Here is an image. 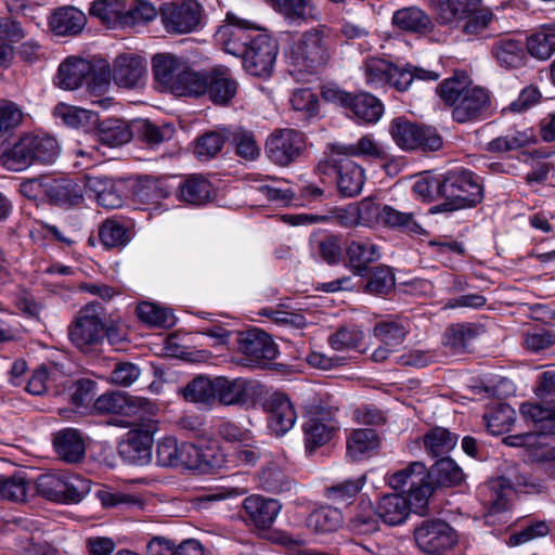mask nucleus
Here are the masks:
<instances>
[{
  "label": "nucleus",
  "instance_id": "nucleus-12",
  "mask_svg": "<svg viewBox=\"0 0 555 555\" xmlns=\"http://www.w3.org/2000/svg\"><path fill=\"white\" fill-rule=\"evenodd\" d=\"M276 55V41L267 35H258L242 54L244 68L253 76L268 77L273 70Z\"/></svg>",
  "mask_w": 555,
  "mask_h": 555
},
{
  "label": "nucleus",
  "instance_id": "nucleus-48",
  "mask_svg": "<svg viewBox=\"0 0 555 555\" xmlns=\"http://www.w3.org/2000/svg\"><path fill=\"white\" fill-rule=\"evenodd\" d=\"M346 258L345 266H348L354 274L363 275L369 264L379 258V251L375 245H348Z\"/></svg>",
  "mask_w": 555,
  "mask_h": 555
},
{
  "label": "nucleus",
  "instance_id": "nucleus-17",
  "mask_svg": "<svg viewBox=\"0 0 555 555\" xmlns=\"http://www.w3.org/2000/svg\"><path fill=\"white\" fill-rule=\"evenodd\" d=\"M102 336L101 306L99 302H91L80 310L72 333V341L82 349L85 346L99 343Z\"/></svg>",
  "mask_w": 555,
  "mask_h": 555
},
{
  "label": "nucleus",
  "instance_id": "nucleus-42",
  "mask_svg": "<svg viewBox=\"0 0 555 555\" xmlns=\"http://www.w3.org/2000/svg\"><path fill=\"white\" fill-rule=\"evenodd\" d=\"M33 495V485L23 474L18 473L12 476L0 474V499L25 502Z\"/></svg>",
  "mask_w": 555,
  "mask_h": 555
},
{
  "label": "nucleus",
  "instance_id": "nucleus-34",
  "mask_svg": "<svg viewBox=\"0 0 555 555\" xmlns=\"http://www.w3.org/2000/svg\"><path fill=\"white\" fill-rule=\"evenodd\" d=\"M392 23L400 29L421 35L434 29L431 18L420 8H403L393 13Z\"/></svg>",
  "mask_w": 555,
  "mask_h": 555
},
{
  "label": "nucleus",
  "instance_id": "nucleus-52",
  "mask_svg": "<svg viewBox=\"0 0 555 555\" xmlns=\"http://www.w3.org/2000/svg\"><path fill=\"white\" fill-rule=\"evenodd\" d=\"M456 442L457 437L442 427L433 428L424 436L425 450L433 457L449 453Z\"/></svg>",
  "mask_w": 555,
  "mask_h": 555
},
{
  "label": "nucleus",
  "instance_id": "nucleus-24",
  "mask_svg": "<svg viewBox=\"0 0 555 555\" xmlns=\"http://www.w3.org/2000/svg\"><path fill=\"white\" fill-rule=\"evenodd\" d=\"M112 77L119 87L128 89L139 87L146 77L145 63L139 56L120 55L114 62Z\"/></svg>",
  "mask_w": 555,
  "mask_h": 555
},
{
  "label": "nucleus",
  "instance_id": "nucleus-55",
  "mask_svg": "<svg viewBox=\"0 0 555 555\" xmlns=\"http://www.w3.org/2000/svg\"><path fill=\"white\" fill-rule=\"evenodd\" d=\"M137 314L142 322L154 327L168 328L173 326L176 321L170 309L147 301L138 305Z\"/></svg>",
  "mask_w": 555,
  "mask_h": 555
},
{
  "label": "nucleus",
  "instance_id": "nucleus-11",
  "mask_svg": "<svg viewBox=\"0 0 555 555\" xmlns=\"http://www.w3.org/2000/svg\"><path fill=\"white\" fill-rule=\"evenodd\" d=\"M532 486L518 465L504 463L498 477L489 482V488L495 496L490 505V514L493 515L506 509L509 493Z\"/></svg>",
  "mask_w": 555,
  "mask_h": 555
},
{
  "label": "nucleus",
  "instance_id": "nucleus-27",
  "mask_svg": "<svg viewBox=\"0 0 555 555\" xmlns=\"http://www.w3.org/2000/svg\"><path fill=\"white\" fill-rule=\"evenodd\" d=\"M377 515L380 520L388 526H398L403 524L414 507L411 500L402 494L387 493L382 495L376 502Z\"/></svg>",
  "mask_w": 555,
  "mask_h": 555
},
{
  "label": "nucleus",
  "instance_id": "nucleus-6",
  "mask_svg": "<svg viewBox=\"0 0 555 555\" xmlns=\"http://www.w3.org/2000/svg\"><path fill=\"white\" fill-rule=\"evenodd\" d=\"M442 197L439 211H452L472 207L482 199V188L477 177L468 170L450 171L442 178Z\"/></svg>",
  "mask_w": 555,
  "mask_h": 555
},
{
  "label": "nucleus",
  "instance_id": "nucleus-49",
  "mask_svg": "<svg viewBox=\"0 0 555 555\" xmlns=\"http://www.w3.org/2000/svg\"><path fill=\"white\" fill-rule=\"evenodd\" d=\"M133 132L147 144L156 145L170 140L173 137L175 128L169 124L158 127L147 119H138L132 121Z\"/></svg>",
  "mask_w": 555,
  "mask_h": 555
},
{
  "label": "nucleus",
  "instance_id": "nucleus-18",
  "mask_svg": "<svg viewBox=\"0 0 555 555\" xmlns=\"http://www.w3.org/2000/svg\"><path fill=\"white\" fill-rule=\"evenodd\" d=\"M152 403L146 398L128 396L125 392H106L95 399L93 411L99 414L134 416L149 411Z\"/></svg>",
  "mask_w": 555,
  "mask_h": 555
},
{
  "label": "nucleus",
  "instance_id": "nucleus-33",
  "mask_svg": "<svg viewBox=\"0 0 555 555\" xmlns=\"http://www.w3.org/2000/svg\"><path fill=\"white\" fill-rule=\"evenodd\" d=\"M212 196L211 183L202 176L186 178L178 189L179 199L195 206L207 204Z\"/></svg>",
  "mask_w": 555,
  "mask_h": 555
},
{
  "label": "nucleus",
  "instance_id": "nucleus-25",
  "mask_svg": "<svg viewBox=\"0 0 555 555\" xmlns=\"http://www.w3.org/2000/svg\"><path fill=\"white\" fill-rule=\"evenodd\" d=\"M215 387L216 402L222 405H243L250 397L253 382L243 377L230 379L218 376Z\"/></svg>",
  "mask_w": 555,
  "mask_h": 555
},
{
  "label": "nucleus",
  "instance_id": "nucleus-47",
  "mask_svg": "<svg viewBox=\"0 0 555 555\" xmlns=\"http://www.w3.org/2000/svg\"><path fill=\"white\" fill-rule=\"evenodd\" d=\"M274 8L292 23L317 20L318 12L310 0H270Z\"/></svg>",
  "mask_w": 555,
  "mask_h": 555
},
{
  "label": "nucleus",
  "instance_id": "nucleus-2",
  "mask_svg": "<svg viewBox=\"0 0 555 555\" xmlns=\"http://www.w3.org/2000/svg\"><path fill=\"white\" fill-rule=\"evenodd\" d=\"M61 152L57 141L48 133H26L14 145L4 151L3 164L13 171H21L30 165L51 164Z\"/></svg>",
  "mask_w": 555,
  "mask_h": 555
},
{
  "label": "nucleus",
  "instance_id": "nucleus-59",
  "mask_svg": "<svg viewBox=\"0 0 555 555\" xmlns=\"http://www.w3.org/2000/svg\"><path fill=\"white\" fill-rule=\"evenodd\" d=\"M487 427L493 435L508 431L516 420L515 410L506 403H499L485 415Z\"/></svg>",
  "mask_w": 555,
  "mask_h": 555
},
{
  "label": "nucleus",
  "instance_id": "nucleus-46",
  "mask_svg": "<svg viewBox=\"0 0 555 555\" xmlns=\"http://www.w3.org/2000/svg\"><path fill=\"white\" fill-rule=\"evenodd\" d=\"M274 8L292 23L317 20L318 12L310 0H270Z\"/></svg>",
  "mask_w": 555,
  "mask_h": 555
},
{
  "label": "nucleus",
  "instance_id": "nucleus-37",
  "mask_svg": "<svg viewBox=\"0 0 555 555\" xmlns=\"http://www.w3.org/2000/svg\"><path fill=\"white\" fill-rule=\"evenodd\" d=\"M89 201H96L99 205L107 209H116L124 205V197L108 181L98 178L90 180V184H83Z\"/></svg>",
  "mask_w": 555,
  "mask_h": 555
},
{
  "label": "nucleus",
  "instance_id": "nucleus-30",
  "mask_svg": "<svg viewBox=\"0 0 555 555\" xmlns=\"http://www.w3.org/2000/svg\"><path fill=\"white\" fill-rule=\"evenodd\" d=\"M340 101L352 112L353 117L359 121L366 124L376 122L383 115L384 106L382 102L370 93L341 94Z\"/></svg>",
  "mask_w": 555,
  "mask_h": 555
},
{
  "label": "nucleus",
  "instance_id": "nucleus-15",
  "mask_svg": "<svg viewBox=\"0 0 555 555\" xmlns=\"http://www.w3.org/2000/svg\"><path fill=\"white\" fill-rule=\"evenodd\" d=\"M338 428L335 414L326 408H314L309 412L304 423V437L306 449L312 452L314 449L327 443Z\"/></svg>",
  "mask_w": 555,
  "mask_h": 555
},
{
  "label": "nucleus",
  "instance_id": "nucleus-38",
  "mask_svg": "<svg viewBox=\"0 0 555 555\" xmlns=\"http://www.w3.org/2000/svg\"><path fill=\"white\" fill-rule=\"evenodd\" d=\"M379 447V438L374 429L361 428L353 430L347 440V454L354 461L375 452Z\"/></svg>",
  "mask_w": 555,
  "mask_h": 555
},
{
  "label": "nucleus",
  "instance_id": "nucleus-44",
  "mask_svg": "<svg viewBox=\"0 0 555 555\" xmlns=\"http://www.w3.org/2000/svg\"><path fill=\"white\" fill-rule=\"evenodd\" d=\"M430 480L435 482V489L440 487H453L462 482L464 474L461 467L450 457L442 456L428 469Z\"/></svg>",
  "mask_w": 555,
  "mask_h": 555
},
{
  "label": "nucleus",
  "instance_id": "nucleus-51",
  "mask_svg": "<svg viewBox=\"0 0 555 555\" xmlns=\"http://www.w3.org/2000/svg\"><path fill=\"white\" fill-rule=\"evenodd\" d=\"M526 49L534 59L548 60L555 53V33L543 26L527 38Z\"/></svg>",
  "mask_w": 555,
  "mask_h": 555
},
{
  "label": "nucleus",
  "instance_id": "nucleus-9",
  "mask_svg": "<svg viewBox=\"0 0 555 555\" xmlns=\"http://www.w3.org/2000/svg\"><path fill=\"white\" fill-rule=\"evenodd\" d=\"M159 16L168 34H190L201 24L202 5L196 0L166 3L160 8Z\"/></svg>",
  "mask_w": 555,
  "mask_h": 555
},
{
  "label": "nucleus",
  "instance_id": "nucleus-50",
  "mask_svg": "<svg viewBox=\"0 0 555 555\" xmlns=\"http://www.w3.org/2000/svg\"><path fill=\"white\" fill-rule=\"evenodd\" d=\"M158 14L155 5L146 0H133L128 9L122 7L121 26L135 27L147 24Z\"/></svg>",
  "mask_w": 555,
  "mask_h": 555
},
{
  "label": "nucleus",
  "instance_id": "nucleus-1",
  "mask_svg": "<svg viewBox=\"0 0 555 555\" xmlns=\"http://www.w3.org/2000/svg\"><path fill=\"white\" fill-rule=\"evenodd\" d=\"M442 101L452 107V118L464 124L477 120L490 107V94L480 87L470 86V79L465 73H455L438 86Z\"/></svg>",
  "mask_w": 555,
  "mask_h": 555
},
{
  "label": "nucleus",
  "instance_id": "nucleus-53",
  "mask_svg": "<svg viewBox=\"0 0 555 555\" xmlns=\"http://www.w3.org/2000/svg\"><path fill=\"white\" fill-rule=\"evenodd\" d=\"M479 328L472 323H457L449 326L444 333V345L454 352L466 351Z\"/></svg>",
  "mask_w": 555,
  "mask_h": 555
},
{
  "label": "nucleus",
  "instance_id": "nucleus-4",
  "mask_svg": "<svg viewBox=\"0 0 555 555\" xmlns=\"http://www.w3.org/2000/svg\"><path fill=\"white\" fill-rule=\"evenodd\" d=\"M328 38L330 30L325 26L305 31L292 48L293 64L309 74L325 67L330 60Z\"/></svg>",
  "mask_w": 555,
  "mask_h": 555
},
{
  "label": "nucleus",
  "instance_id": "nucleus-45",
  "mask_svg": "<svg viewBox=\"0 0 555 555\" xmlns=\"http://www.w3.org/2000/svg\"><path fill=\"white\" fill-rule=\"evenodd\" d=\"M409 324L399 320L380 321L373 330L374 337L383 345L396 349L403 344Z\"/></svg>",
  "mask_w": 555,
  "mask_h": 555
},
{
  "label": "nucleus",
  "instance_id": "nucleus-64",
  "mask_svg": "<svg viewBox=\"0 0 555 555\" xmlns=\"http://www.w3.org/2000/svg\"><path fill=\"white\" fill-rule=\"evenodd\" d=\"M90 14L99 17L108 27L121 26L122 1L96 0L90 8Z\"/></svg>",
  "mask_w": 555,
  "mask_h": 555
},
{
  "label": "nucleus",
  "instance_id": "nucleus-5",
  "mask_svg": "<svg viewBox=\"0 0 555 555\" xmlns=\"http://www.w3.org/2000/svg\"><path fill=\"white\" fill-rule=\"evenodd\" d=\"M535 395L542 400L540 403H522L520 413L534 424V431L539 435L555 434V372L545 371L538 377Z\"/></svg>",
  "mask_w": 555,
  "mask_h": 555
},
{
  "label": "nucleus",
  "instance_id": "nucleus-10",
  "mask_svg": "<svg viewBox=\"0 0 555 555\" xmlns=\"http://www.w3.org/2000/svg\"><path fill=\"white\" fill-rule=\"evenodd\" d=\"M237 349L242 354L238 363L248 367L266 369L278 354L271 336L258 330L241 334Z\"/></svg>",
  "mask_w": 555,
  "mask_h": 555
},
{
  "label": "nucleus",
  "instance_id": "nucleus-19",
  "mask_svg": "<svg viewBox=\"0 0 555 555\" xmlns=\"http://www.w3.org/2000/svg\"><path fill=\"white\" fill-rule=\"evenodd\" d=\"M281 507L278 500L261 495H250L243 501L242 518L247 525L267 530L274 524Z\"/></svg>",
  "mask_w": 555,
  "mask_h": 555
},
{
  "label": "nucleus",
  "instance_id": "nucleus-56",
  "mask_svg": "<svg viewBox=\"0 0 555 555\" xmlns=\"http://www.w3.org/2000/svg\"><path fill=\"white\" fill-rule=\"evenodd\" d=\"M24 113L13 101L0 100V140L5 141L22 125Z\"/></svg>",
  "mask_w": 555,
  "mask_h": 555
},
{
  "label": "nucleus",
  "instance_id": "nucleus-62",
  "mask_svg": "<svg viewBox=\"0 0 555 555\" xmlns=\"http://www.w3.org/2000/svg\"><path fill=\"white\" fill-rule=\"evenodd\" d=\"M481 0H441L438 3V16L443 24L457 21L459 16L475 10Z\"/></svg>",
  "mask_w": 555,
  "mask_h": 555
},
{
  "label": "nucleus",
  "instance_id": "nucleus-20",
  "mask_svg": "<svg viewBox=\"0 0 555 555\" xmlns=\"http://www.w3.org/2000/svg\"><path fill=\"white\" fill-rule=\"evenodd\" d=\"M253 22L240 18L233 13H228L225 23L217 30V39L223 44L227 53L242 55L247 49L246 30L255 29Z\"/></svg>",
  "mask_w": 555,
  "mask_h": 555
},
{
  "label": "nucleus",
  "instance_id": "nucleus-28",
  "mask_svg": "<svg viewBox=\"0 0 555 555\" xmlns=\"http://www.w3.org/2000/svg\"><path fill=\"white\" fill-rule=\"evenodd\" d=\"M526 51V46L521 40L509 36L498 38L491 48V53L496 62L505 68L524 66L527 60Z\"/></svg>",
  "mask_w": 555,
  "mask_h": 555
},
{
  "label": "nucleus",
  "instance_id": "nucleus-57",
  "mask_svg": "<svg viewBox=\"0 0 555 555\" xmlns=\"http://www.w3.org/2000/svg\"><path fill=\"white\" fill-rule=\"evenodd\" d=\"M101 243H129L134 238V230L131 224L108 218L99 228Z\"/></svg>",
  "mask_w": 555,
  "mask_h": 555
},
{
  "label": "nucleus",
  "instance_id": "nucleus-14",
  "mask_svg": "<svg viewBox=\"0 0 555 555\" xmlns=\"http://www.w3.org/2000/svg\"><path fill=\"white\" fill-rule=\"evenodd\" d=\"M111 70L106 62L72 60V90L86 86L91 93H101L109 85Z\"/></svg>",
  "mask_w": 555,
  "mask_h": 555
},
{
  "label": "nucleus",
  "instance_id": "nucleus-41",
  "mask_svg": "<svg viewBox=\"0 0 555 555\" xmlns=\"http://www.w3.org/2000/svg\"><path fill=\"white\" fill-rule=\"evenodd\" d=\"M341 512L336 507H320L307 517V527L315 533H330L338 530L343 525Z\"/></svg>",
  "mask_w": 555,
  "mask_h": 555
},
{
  "label": "nucleus",
  "instance_id": "nucleus-31",
  "mask_svg": "<svg viewBox=\"0 0 555 555\" xmlns=\"http://www.w3.org/2000/svg\"><path fill=\"white\" fill-rule=\"evenodd\" d=\"M179 466L207 473L218 466V461L210 448L204 449L191 442H182L180 443Z\"/></svg>",
  "mask_w": 555,
  "mask_h": 555
},
{
  "label": "nucleus",
  "instance_id": "nucleus-26",
  "mask_svg": "<svg viewBox=\"0 0 555 555\" xmlns=\"http://www.w3.org/2000/svg\"><path fill=\"white\" fill-rule=\"evenodd\" d=\"M268 424L272 431L282 436L291 430L296 422V412L289 399L282 393H274L268 401Z\"/></svg>",
  "mask_w": 555,
  "mask_h": 555
},
{
  "label": "nucleus",
  "instance_id": "nucleus-54",
  "mask_svg": "<svg viewBox=\"0 0 555 555\" xmlns=\"http://www.w3.org/2000/svg\"><path fill=\"white\" fill-rule=\"evenodd\" d=\"M331 151L337 156H371L383 158L385 153L383 149L369 135L362 137L356 144H332Z\"/></svg>",
  "mask_w": 555,
  "mask_h": 555
},
{
  "label": "nucleus",
  "instance_id": "nucleus-22",
  "mask_svg": "<svg viewBox=\"0 0 555 555\" xmlns=\"http://www.w3.org/2000/svg\"><path fill=\"white\" fill-rule=\"evenodd\" d=\"M186 67L183 61L172 54L159 53L152 59L155 81L163 91L172 94H175L179 78L184 74Z\"/></svg>",
  "mask_w": 555,
  "mask_h": 555
},
{
  "label": "nucleus",
  "instance_id": "nucleus-32",
  "mask_svg": "<svg viewBox=\"0 0 555 555\" xmlns=\"http://www.w3.org/2000/svg\"><path fill=\"white\" fill-rule=\"evenodd\" d=\"M100 119L96 113L72 106V139H75L79 145L82 141L93 143L96 137V129Z\"/></svg>",
  "mask_w": 555,
  "mask_h": 555
},
{
  "label": "nucleus",
  "instance_id": "nucleus-8",
  "mask_svg": "<svg viewBox=\"0 0 555 555\" xmlns=\"http://www.w3.org/2000/svg\"><path fill=\"white\" fill-rule=\"evenodd\" d=\"M389 132L396 144L405 151H438L443 144L435 128L421 126L401 117L391 121Z\"/></svg>",
  "mask_w": 555,
  "mask_h": 555
},
{
  "label": "nucleus",
  "instance_id": "nucleus-61",
  "mask_svg": "<svg viewBox=\"0 0 555 555\" xmlns=\"http://www.w3.org/2000/svg\"><path fill=\"white\" fill-rule=\"evenodd\" d=\"M229 140H232L235 145L237 155L246 160H255L260 155V147L249 130L243 128L229 130Z\"/></svg>",
  "mask_w": 555,
  "mask_h": 555
},
{
  "label": "nucleus",
  "instance_id": "nucleus-13",
  "mask_svg": "<svg viewBox=\"0 0 555 555\" xmlns=\"http://www.w3.org/2000/svg\"><path fill=\"white\" fill-rule=\"evenodd\" d=\"M304 134L295 129L275 130L266 142V153L276 165L287 166L302 152Z\"/></svg>",
  "mask_w": 555,
  "mask_h": 555
},
{
  "label": "nucleus",
  "instance_id": "nucleus-60",
  "mask_svg": "<svg viewBox=\"0 0 555 555\" xmlns=\"http://www.w3.org/2000/svg\"><path fill=\"white\" fill-rule=\"evenodd\" d=\"M260 486L268 492L281 493L289 491L292 481L274 463L268 464L259 474Z\"/></svg>",
  "mask_w": 555,
  "mask_h": 555
},
{
  "label": "nucleus",
  "instance_id": "nucleus-39",
  "mask_svg": "<svg viewBox=\"0 0 555 555\" xmlns=\"http://www.w3.org/2000/svg\"><path fill=\"white\" fill-rule=\"evenodd\" d=\"M379 520L376 506L361 501L349 519L348 527L356 534H372L379 530Z\"/></svg>",
  "mask_w": 555,
  "mask_h": 555
},
{
  "label": "nucleus",
  "instance_id": "nucleus-16",
  "mask_svg": "<svg viewBox=\"0 0 555 555\" xmlns=\"http://www.w3.org/2000/svg\"><path fill=\"white\" fill-rule=\"evenodd\" d=\"M155 429L154 424H149L146 428L132 429L119 442L118 454L126 464L144 466L150 463Z\"/></svg>",
  "mask_w": 555,
  "mask_h": 555
},
{
  "label": "nucleus",
  "instance_id": "nucleus-35",
  "mask_svg": "<svg viewBox=\"0 0 555 555\" xmlns=\"http://www.w3.org/2000/svg\"><path fill=\"white\" fill-rule=\"evenodd\" d=\"M96 383L90 378L80 377L72 382V413L92 414Z\"/></svg>",
  "mask_w": 555,
  "mask_h": 555
},
{
  "label": "nucleus",
  "instance_id": "nucleus-43",
  "mask_svg": "<svg viewBox=\"0 0 555 555\" xmlns=\"http://www.w3.org/2000/svg\"><path fill=\"white\" fill-rule=\"evenodd\" d=\"M440 75L434 70H427L421 67L405 66L399 67L392 64L391 79H389V86L393 87L398 91H405L411 83L417 80H438Z\"/></svg>",
  "mask_w": 555,
  "mask_h": 555
},
{
  "label": "nucleus",
  "instance_id": "nucleus-36",
  "mask_svg": "<svg viewBox=\"0 0 555 555\" xmlns=\"http://www.w3.org/2000/svg\"><path fill=\"white\" fill-rule=\"evenodd\" d=\"M215 385L216 377L197 376L189 382L180 392L189 402L212 406L216 403Z\"/></svg>",
  "mask_w": 555,
  "mask_h": 555
},
{
  "label": "nucleus",
  "instance_id": "nucleus-21",
  "mask_svg": "<svg viewBox=\"0 0 555 555\" xmlns=\"http://www.w3.org/2000/svg\"><path fill=\"white\" fill-rule=\"evenodd\" d=\"M330 163L337 173V188L345 197L360 194L364 185V169L349 157L337 156L332 152Z\"/></svg>",
  "mask_w": 555,
  "mask_h": 555
},
{
  "label": "nucleus",
  "instance_id": "nucleus-58",
  "mask_svg": "<svg viewBox=\"0 0 555 555\" xmlns=\"http://www.w3.org/2000/svg\"><path fill=\"white\" fill-rule=\"evenodd\" d=\"M379 222L398 228L411 234H424L425 230L414 219L412 214L401 212L390 206H384L380 210Z\"/></svg>",
  "mask_w": 555,
  "mask_h": 555
},
{
  "label": "nucleus",
  "instance_id": "nucleus-7",
  "mask_svg": "<svg viewBox=\"0 0 555 555\" xmlns=\"http://www.w3.org/2000/svg\"><path fill=\"white\" fill-rule=\"evenodd\" d=\"M416 547L425 555H444L457 543L455 530L443 519L427 518L413 529Z\"/></svg>",
  "mask_w": 555,
  "mask_h": 555
},
{
  "label": "nucleus",
  "instance_id": "nucleus-63",
  "mask_svg": "<svg viewBox=\"0 0 555 555\" xmlns=\"http://www.w3.org/2000/svg\"><path fill=\"white\" fill-rule=\"evenodd\" d=\"M366 477L363 475L356 479L338 482L326 489L327 498L336 504L349 503L362 490Z\"/></svg>",
  "mask_w": 555,
  "mask_h": 555
},
{
  "label": "nucleus",
  "instance_id": "nucleus-40",
  "mask_svg": "<svg viewBox=\"0 0 555 555\" xmlns=\"http://www.w3.org/2000/svg\"><path fill=\"white\" fill-rule=\"evenodd\" d=\"M96 135L107 146H119L131 140L132 124L129 126L120 119H107L99 125Z\"/></svg>",
  "mask_w": 555,
  "mask_h": 555
},
{
  "label": "nucleus",
  "instance_id": "nucleus-23",
  "mask_svg": "<svg viewBox=\"0 0 555 555\" xmlns=\"http://www.w3.org/2000/svg\"><path fill=\"white\" fill-rule=\"evenodd\" d=\"M33 493L51 502H66L69 498V476L65 470H51L39 475L33 486Z\"/></svg>",
  "mask_w": 555,
  "mask_h": 555
},
{
  "label": "nucleus",
  "instance_id": "nucleus-3",
  "mask_svg": "<svg viewBox=\"0 0 555 555\" xmlns=\"http://www.w3.org/2000/svg\"><path fill=\"white\" fill-rule=\"evenodd\" d=\"M388 485L396 491L408 493L414 513L425 514L429 498L435 491L430 473L421 462H412L405 468L388 476Z\"/></svg>",
  "mask_w": 555,
  "mask_h": 555
},
{
  "label": "nucleus",
  "instance_id": "nucleus-29",
  "mask_svg": "<svg viewBox=\"0 0 555 555\" xmlns=\"http://www.w3.org/2000/svg\"><path fill=\"white\" fill-rule=\"evenodd\" d=\"M237 83L231 77L228 68H214L207 74L205 94L217 105H227L235 96Z\"/></svg>",
  "mask_w": 555,
  "mask_h": 555
}]
</instances>
